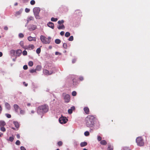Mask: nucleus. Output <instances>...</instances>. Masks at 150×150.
Listing matches in <instances>:
<instances>
[{
    "label": "nucleus",
    "mask_w": 150,
    "mask_h": 150,
    "mask_svg": "<svg viewBox=\"0 0 150 150\" xmlns=\"http://www.w3.org/2000/svg\"><path fill=\"white\" fill-rule=\"evenodd\" d=\"M95 117L94 115H89L85 118V122L86 126L89 128L93 127L94 126Z\"/></svg>",
    "instance_id": "nucleus-1"
},
{
    "label": "nucleus",
    "mask_w": 150,
    "mask_h": 150,
    "mask_svg": "<svg viewBox=\"0 0 150 150\" xmlns=\"http://www.w3.org/2000/svg\"><path fill=\"white\" fill-rule=\"evenodd\" d=\"M48 110V106L46 105H44L38 107L37 112L38 114H41L47 112Z\"/></svg>",
    "instance_id": "nucleus-2"
},
{
    "label": "nucleus",
    "mask_w": 150,
    "mask_h": 150,
    "mask_svg": "<svg viewBox=\"0 0 150 150\" xmlns=\"http://www.w3.org/2000/svg\"><path fill=\"white\" fill-rule=\"evenodd\" d=\"M40 39L43 43L49 44L50 42L51 38L49 37L46 38L44 36L41 35L40 37Z\"/></svg>",
    "instance_id": "nucleus-3"
},
{
    "label": "nucleus",
    "mask_w": 150,
    "mask_h": 150,
    "mask_svg": "<svg viewBox=\"0 0 150 150\" xmlns=\"http://www.w3.org/2000/svg\"><path fill=\"white\" fill-rule=\"evenodd\" d=\"M33 11L36 18L37 19H40V17L39 15V12L40 11V8L39 7H35L33 8Z\"/></svg>",
    "instance_id": "nucleus-4"
},
{
    "label": "nucleus",
    "mask_w": 150,
    "mask_h": 150,
    "mask_svg": "<svg viewBox=\"0 0 150 150\" xmlns=\"http://www.w3.org/2000/svg\"><path fill=\"white\" fill-rule=\"evenodd\" d=\"M136 142L138 145L142 146L144 145V143L143 139L141 137H138L136 139Z\"/></svg>",
    "instance_id": "nucleus-5"
},
{
    "label": "nucleus",
    "mask_w": 150,
    "mask_h": 150,
    "mask_svg": "<svg viewBox=\"0 0 150 150\" xmlns=\"http://www.w3.org/2000/svg\"><path fill=\"white\" fill-rule=\"evenodd\" d=\"M64 96V98L65 102L68 103L70 100V96L69 94H66L65 93H63L62 94Z\"/></svg>",
    "instance_id": "nucleus-6"
},
{
    "label": "nucleus",
    "mask_w": 150,
    "mask_h": 150,
    "mask_svg": "<svg viewBox=\"0 0 150 150\" xmlns=\"http://www.w3.org/2000/svg\"><path fill=\"white\" fill-rule=\"evenodd\" d=\"M68 120L65 117H62L59 118V121L61 124L66 123L67 121Z\"/></svg>",
    "instance_id": "nucleus-7"
},
{
    "label": "nucleus",
    "mask_w": 150,
    "mask_h": 150,
    "mask_svg": "<svg viewBox=\"0 0 150 150\" xmlns=\"http://www.w3.org/2000/svg\"><path fill=\"white\" fill-rule=\"evenodd\" d=\"M43 73L45 75H49L52 74L53 73V72L52 71H49L47 69H45L43 71Z\"/></svg>",
    "instance_id": "nucleus-8"
},
{
    "label": "nucleus",
    "mask_w": 150,
    "mask_h": 150,
    "mask_svg": "<svg viewBox=\"0 0 150 150\" xmlns=\"http://www.w3.org/2000/svg\"><path fill=\"white\" fill-rule=\"evenodd\" d=\"M35 48V46L33 44H30L28 46H26L25 50H33Z\"/></svg>",
    "instance_id": "nucleus-9"
},
{
    "label": "nucleus",
    "mask_w": 150,
    "mask_h": 150,
    "mask_svg": "<svg viewBox=\"0 0 150 150\" xmlns=\"http://www.w3.org/2000/svg\"><path fill=\"white\" fill-rule=\"evenodd\" d=\"M37 26L36 25H32L29 28V30L30 31H33L36 29Z\"/></svg>",
    "instance_id": "nucleus-10"
},
{
    "label": "nucleus",
    "mask_w": 150,
    "mask_h": 150,
    "mask_svg": "<svg viewBox=\"0 0 150 150\" xmlns=\"http://www.w3.org/2000/svg\"><path fill=\"white\" fill-rule=\"evenodd\" d=\"M28 39L29 41H36V37H33L31 36H29L28 38Z\"/></svg>",
    "instance_id": "nucleus-11"
},
{
    "label": "nucleus",
    "mask_w": 150,
    "mask_h": 150,
    "mask_svg": "<svg viewBox=\"0 0 150 150\" xmlns=\"http://www.w3.org/2000/svg\"><path fill=\"white\" fill-rule=\"evenodd\" d=\"M47 25H48V26L49 27L51 28L52 29H53L54 28V24L53 23H52L51 22H49L47 23Z\"/></svg>",
    "instance_id": "nucleus-12"
},
{
    "label": "nucleus",
    "mask_w": 150,
    "mask_h": 150,
    "mask_svg": "<svg viewBox=\"0 0 150 150\" xmlns=\"http://www.w3.org/2000/svg\"><path fill=\"white\" fill-rule=\"evenodd\" d=\"M84 111L86 114H89V109L88 107H85L83 108Z\"/></svg>",
    "instance_id": "nucleus-13"
},
{
    "label": "nucleus",
    "mask_w": 150,
    "mask_h": 150,
    "mask_svg": "<svg viewBox=\"0 0 150 150\" xmlns=\"http://www.w3.org/2000/svg\"><path fill=\"white\" fill-rule=\"evenodd\" d=\"M22 53V50H17L16 51V55L17 56H20Z\"/></svg>",
    "instance_id": "nucleus-14"
},
{
    "label": "nucleus",
    "mask_w": 150,
    "mask_h": 150,
    "mask_svg": "<svg viewBox=\"0 0 150 150\" xmlns=\"http://www.w3.org/2000/svg\"><path fill=\"white\" fill-rule=\"evenodd\" d=\"M74 13L76 15H81V11L79 10H77L75 11Z\"/></svg>",
    "instance_id": "nucleus-15"
},
{
    "label": "nucleus",
    "mask_w": 150,
    "mask_h": 150,
    "mask_svg": "<svg viewBox=\"0 0 150 150\" xmlns=\"http://www.w3.org/2000/svg\"><path fill=\"white\" fill-rule=\"evenodd\" d=\"M6 123L4 121H0V127H4Z\"/></svg>",
    "instance_id": "nucleus-16"
},
{
    "label": "nucleus",
    "mask_w": 150,
    "mask_h": 150,
    "mask_svg": "<svg viewBox=\"0 0 150 150\" xmlns=\"http://www.w3.org/2000/svg\"><path fill=\"white\" fill-rule=\"evenodd\" d=\"M13 107L16 112H18V109L19 108L17 104H14L13 105Z\"/></svg>",
    "instance_id": "nucleus-17"
},
{
    "label": "nucleus",
    "mask_w": 150,
    "mask_h": 150,
    "mask_svg": "<svg viewBox=\"0 0 150 150\" xmlns=\"http://www.w3.org/2000/svg\"><path fill=\"white\" fill-rule=\"evenodd\" d=\"M13 123L14 124L16 127L17 128H19V125L18 122L16 121H14Z\"/></svg>",
    "instance_id": "nucleus-18"
},
{
    "label": "nucleus",
    "mask_w": 150,
    "mask_h": 150,
    "mask_svg": "<svg viewBox=\"0 0 150 150\" xmlns=\"http://www.w3.org/2000/svg\"><path fill=\"white\" fill-rule=\"evenodd\" d=\"M5 106L6 108L8 110H9L10 109V104L8 103H5Z\"/></svg>",
    "instance_id": "nucleus-19"
},
{
    "label": "nucleus",
    "mask_w": 150,
    "mask_h": 150,
    "mask_svg": "<svg viewBox=\"0 0 150 150\" xmlns=\"http://www.w3.org/2000/svg\"><path fill=\"white\" fill-rule=\"evenodd\" d=\"M87 144V143L86 142H82L80 144V146L81 147H83L86 146Z\"/></svg>",
    "instance_id": "nucleus-20"
},
{
    "label": "nucleus",
    "mask_w": 150,
    "mask_h": 150,
    "mask_svg": "<svg viewBox=\"0 0 150 150\" xmlns=\"http://www.w3.org/2000/svg\"><path fill=\"white\" fill-rule=\"evenodd\" d=\"M100 144L102 145H106L107 144V143L106 141L103 140L100 141Z\"/></svg>",
    "instance_id": "nucleus-21"
},
{
    "label": "nucleus",
    "mask_w": 150,
    "mask_h": 150,
    "mask_svg": "<svg viewBox=\"0 0 150 150\" xmlns=\"http://www.w3.org/2000/svg\"><path fill=\"white\" fill-rule=\"evenodd\" d=\"M20 44L22 47L25 49L26 47H25L24 45V42L23 41H21L20 42Z\"/></svg>",
    "instance_id": "nucleus-22"
},
{
    "label": "nucleus",
    "mask_w": 150,
    "mask_h": 150,
    "mask_svg": "<svg viewBox=\"0 0 150 150\" xmlns=\"http://www.w3.org/2000/svg\"><path fill=\"white\" fill-rule=\"evenodd\" d=\"M42 69V67L40 65H38L37 66L36 68V71H40Z\"/></svg>",
    "instance_id": "nucleus-23"
},
{
    "label": "nucleus",
    "mask_w": 150,
    "mask_h": 150,
    "mask_svg": "<svg viewBox=\"0 0 150 150\" xmlns=\"http://www.w3.org/2000/svg\"><path fill=\"white\" fill-rule=\"evenodd\" d=\"M108 150H113V147L110 145H108L107 148Z\"/></svg>",
    "instance_id": "nucleus-24"
},
{
    "label": "nucleus",
    "mask_w": 150,
    "mask_h": 150,
    "mask_svg": "<svg viewBox=\"0 0 150 150\" xmlns=\"http://www.w3.org/2000/svg\"><path fill=\"white\" fill-rule=\"evenodd\" d=\"M58 28L59 29H64L65 28L64 26V25L62 24L61 25H59L58 27Z\"/></svg>",
    "instance_id": "nucleus-25"
},
{
    "label": "nucleus",
    "mask_w": 150,
    "mask_h": 150,
    "mask_svg": "<svg viewBox=\"0 0 150 150\" xmlns=\"http://www.w3.org/2000/svg\"><path fill=\"white\" fill-rule=\"evenodd\" d=\"M33 17L30 16L28 18V19L27 20V23H28L31 20H33Z\"/></svg>",
    "instance_id": "nucleus-26"
},
{
    "label": "nucleus",
    "mask_w": 150,
    "mask_h": 150,
    "mask_svg": "<svg viewBox=\"0 0 150 150\" xmlns=\"http://www.w3.org/2000/svg\"><path fill=\"white\" fill-rule=\"evenodd\" d=\"M55 43L57 44H59L61 42V40L59 39H56L55 40Z\"/></svg>",
    "instance_id": "nucleus-27"
},
{
    "label": "nucleus",
    "mask_w": 150,
    "mask_h": 150,
    "mask_svg": "<svg viewBox=\"0 0 150 150\" xmlns=\"http://www.w3.org/2000/svg\"><path fill=\"white\" fill-rule=\"evenodd\" d=\"M57 18L52 17L51 18V20L52 21L56 22L57 21Z\"/></svg>",
    "instance_id": "nucleus-28"
},
{
    "label": "nucleus",
    "mask_w": 150,
    "mask_h": 150,
    "mask_svg": "<svg viewBox=\"0 0 150 150\" xmlns=\"http://www.w3.org/2000/svg\"><path fill=\"white\" fill-rule=\"evenodd\" d=\"M21 12H20V11H16L15 13V16H16L18 15H20L21 14Z\"/></svg>",
    "instance_id": "nucleus-29"
},
{
    "label": "nucleus",
    "mask_w": 150,
    "mask_h": 150,
    "mask_svg": "<svg viewBox=\"0 0 150 150\" xmlns=\"http://www.w3.org/2000/svg\"><path fill=\"white\" fill-rule=\"evenodd\" d=\"M0 130L1 131L3 132H5L6 131V129L4 127H1Z\"/></svg>",
    "instance_id": "nucleus-30"
},
{
    "label": "nucleus",
    "mask_w": 150,
    "mask_h": 150,
    "mask_svg": "<svg viewBox=\"0 0 150 150\" xmlns=\"http://www.w3.org/2000/svg\"><path fill=\"white\" fill-rule=\"evenodd\" d=\"M28 65L30 67H32L33 64V62L32 61L29 62L28 64Z\"/></svg>",
    "instance_id": "nucleus-31"
},
{
    "label": "nucleus",
    "mask_w": 150,
    "mask_h": 150,
    "mask_svg": "<svg viewBox=\"0 0 150 150\" xmlns=\"http://www.w3.org/2000/svg\"><path fill=\"white\" fill-rule=\"evenodd\" d=\"M36 53L38 54H39V53H40L41 52L40 48V47L38 48L36 50Z\"/></svg>",
    "instance_id": "nucleus-32"
},
{
    "label": "nucleus",
    "mask_w": 150,
    "mask_h": 150,
    "mask_svg": "<svg viewBox=\"0 0 150 150\" xmlns=\"http://www.w3.org/2000/svg\"><path fill=\"white\" fill-rule=\"evenodd\" d=\"M70 33L69 32H67L66 33L65 35V37H68L70 35Z\"/></svg>",
    "instance_id": "nucleus-33"
},
{
    "label": "nucleus",
    "mask_w": 150,
    "mask_h": 150,
    "mask_svg": "<svg viewBox=\"0 0 150 150\" xmlns=\"http://www.w3.org/2000/svg\"><path fill=\"white\" fill-rule=\"evenodd\" d=\"M10 54L13 55H14L15 53V51L14 50H12L10 52Z\"/></svg>",
    "instance_id": "nucleus-34"
},
{
    "label": "nucleus",
    "mask_w": 150,
    "mask_h": 150,
    "mask_svg": "<svg viewBox=\"0 0 150 150\" xmlns=\"http://www.w3.org/2000/svg\"><path fill=\"white\" fill-rule=\"evenodd\" d=\"M36 70L35 69H32L30 70V72L31 73H33L36 72Z\"/></svg>",
    "instance_id": "nucleus-35"
},
{
    "label": "nucleus",
    "mask_w": 150,
    "mask_h": 150,
    "mask_svg": "<svg viewBox=\"0 0 150 150\" xmlns=\"http://www.w3.org/2000/svg\"><path fill=\"white\" fill-rule=\"evenodd\" d=\"M73 40L74 38L73 36H71L68 39V40L69 41H72Z\"/></svg>",
    "instance_id": "nucleus-36"
},
{
    "label": "nucleus",
    "mask_w": 150,
    "mask_h": 150,
    "mask_svg": "<svg viewBox=\"0 0 150 150\" xmlns=\"http://www.w3.org/2000/svg\"><path fill=\"white\" fill-rule=\"evenodd\" d=\"M63 47L65 49L67 48V45L66 43H64L63 45Z\"/></svg>",
    "instance_id": "nucleus-37"
},
{
    "label": "nucleus",
    "mask_w": 150,
    "mask_h": 150,
    "mask_svg": "<svg viewBox=\"0 0 150 150\" xmlns=\"http://www.w3.org/2000/svg\"><path fill=\"white\" fill-rule=\"evenodd\" d=\"M14 139V138L13 137H10L9 139V141L12 142Z\"/></svg>",
    "instance_id": "nucleus-38"
},
{
    "label": "nucleus",
    "mask_w": 150,
    "mask_h": 150,
    "mask_svg": "<svg viewBox=\"0 0 150 150\" xmlns=\"http://www.w3.org/2000/svg\"><path fill=\"white\" fill-rule=\"evenodd\" d=\"M63 143L62 141H59L58 143L57 144L59 146H61L62 145Z\"/></svg>",
    "instance_id": "nucleus-39"
},
{
    "label": "nucleus",
    "mask_w": 150,
    "mask_h": 150,
    "mask_svg": "<svg viewBox=\"0 0 150 150\" xmlns=\"http://www.w3.org/2000/svg\"><path fill=\"white\" fill-rule=\"evenodd\" d=\"M30 4L31 5H33L35 4V1L34 0H32L31 1Z\"/></svg>",
    "instance_id": "nucleus-40"
},
{
    "label": "nucleus",
    "mask_w": 150,
    "mask_h": 150,
    "mask_svg": "<svg viewBox=\"0 0 150 150\" xmlns=\"http://www.w3.org/2000/svg\"><path fill=\"white\" fill-rule=\"evenodd\" d=\"M22 54L23 55H26L27 54V52L25 50H24L22 52Z\"/></svg>",
    "instance_id": "nucleus-41"
},
{
    "label": "nucleus",
    "mask_w": 150,
    "mask_h": 150,
    "mask_svg": "<svg viewBox=\"0 0 150 150\" xmlns=\"http://www.w3.org/2000/svg\"><path fill=\"white\" fill-rule=\"evenodd\" d=\"M84 135L86 136H88L89 135V133L88 131H86L84 132Z\"/></svg>",
    "instance_id": "nucleus-42"
},
{
    "label": "nucleus",
    "mask_w": 150,
    "mask_h": 150,
    "mask_svg": "<svg viewBox=\"0 0 150 150\" xmlns=\"http://www.w3.org/2000/svg\"><path fill=\"white\" fill-rule=\"evenodd\" d=\"M76 91H73L72 92V95L73 96H76Z\"/></svg>",
    "instance_id": "nucleus-43"
},
{
    "label": "nucleus",
    "mask_w": 150,
    "mask_h": 150,
    "mask_svg": "<svg viewBox=\"0 0 150 150\" xmlns=\"http://www.w3.org/2000/svg\"><path fill=\"white\" fill-rule=\"evenodd\" d=\"M64 22V21L63 20L61 21H59L58 22V23L60 25L61 24L63 23Z\"/></svg>",
    "instance_id": "nucleus-44"
},
{
    "label": "nucleus",
    "mask_w": 150,
    "mask_h": 150,
    "mask_svg": "<svg viewBox=\"0 0 150 150\" xmlns=\"http://www.w3.org/2000/svg\"><path fill=\"white\" fill-rule=\"evenodd\" d=\"M68 112L69 114H71L72 113V109H69L68 111Z\"/></svg>",
    "instance_id": "nucleus-45"
},
{
    "label": "nucleus",
    "mask_w": 150,
    "mask_h": 150,
    "mask_svg": "<svg viewBox=\"0 0 150 150\" xmlns=\"http://www.w3.org/2000/svg\"><path fill=\"white\" fill-rule=\"evenodd\" d=\"M20 143H21L20 141L18 140H17L16 142V144L18 145H20Z\"/></svg>",
    "instance_id": "nucleus-46"
},
{
    "label": "nucleus",
    "mask_w": 150,
    "mask_h": 150,
    "mask_svg": "<svg viewBox=\"0 0 150 150\" xmlns=\"http://www.w3.org/2000/svg\"><path fill=\"white\" fill-rule=\"evenodd\" d=\"M6 115L8 118H10L11 117V115L8 114H6Z\"/></svg>",
    "instance_id": "nucleus-47"
},
{
    "label": "nucleus",
    "mask_w": 150,
    "mask_h": 150,
    "mask_svg": "<svg viewBox=\"0 0 150 150\" xmlns=\"http://www.w3.org/2000/svg\"><path fill=\"white\" fill-rule=\"evenodd\" d=\"M19 36L20 38H22L24 37V35L23 33H20L19 35Z\"/></svg>",
    "instance_id": "nucleus-48"
},
{
    "label": "nucleus",
    "mask_w": 150,
    "mask_h": 150,
    "mask_svg": "<svg viewBox=\"0 0 150 150\" xmlns=\"http://www.w3.org/2000/svg\"><path fill=\"white\" fill-rule=\"evenodd\" d=\"M97 139L99 141H101L102 137L100 136H98V137Z\"/></svg>",
    "instance_id": "nucleus-49"
},
{
    "label": "nucleus",
    "mask_w": 150,
    "mask_h": 150,
    "mask_svg": "<svg viewBox=\"0 0 150 150\" xmlns=\"http://www.w3.org/2000/svg\"><path fill=\"white\" fill-rule=\"evenodd\" d=\"M30 11V9L26 8L25 9V11L26 13L29 12Z\"/></svg>",
    "instance_id": "nucleus-50"
},
{
    "label": "nucleus",
    "mask_w": 150,
    "mask_h": 150,
    "mask_svg": "<svg viewBox=\"0 0 150 150\" xmlns=\"http://www.w3.org/2000/svg\"><path fill=\"white\" fill-rule=\"evenodd\" d=\"M28 67L27 65H25L23 67V69L25 70L27 69Z\"/></svg>",
    "instance_id": "nucleus-51"
},
{
    "label": "nucleus",
    "mask_w": 150,
    "mask_h": 150,
    "mask_svg": "<svg viewBox=\"0 0 150 150\" xmlns=\"http://www.w3.org/2000/svg\"><path fill=\"white\" fill-rule=\"evenodd\" d=\"M79 79L80 81H82L83 80V78L82 76H81L79 77Z\"/></svg>",
    "instance_id": "nucleus-52"
},
{
    "label": "nucleus",
    "mask_w": 150,
    "mask_h": 150,
    "mask_svg": "<svg viewBox=\"0 0 150 150\" xmlns=\"http://www.w3.org/2000/svg\"><path fill=\"white\" fill-rule=\"evenodd\" d=\"M21 150H26L25 148L23 146H21Z\"/></svg>",
    "instance_id": "nucleus-53"
},
{
    "label": "nucleus",
    "mask_w": 150,
    "mask_h": 150,
    "mask_svg": "<svg viewBox=\"0 0 150 150\" xmlns=\"http://www.w3.org/2000/svg\"><path fill=\"white\" fill-rule=\"evenodd\" d=\"M76 59H73L72 60V63H75L76 62Z\"/></svg>",
    "instance_id": "nucleus-54"
},
{
    "label": "nucleus",
    "mask_w": 150,
    "mask_h": 150,
    "mask_svg": "<svg viewBox=\"0 0 150 150\" xmlns=\"http://www.w3.org/2000/svg\"><path fill=\"white\" fill-rule=\"evenodd\" d=\"M20 113L22 114H24V111L23 110H21L20 111Z\"/></svg>",
    "instance_id": "nucleus-55"
},
{
    "label": "nucleus",
    "mask_w": 150,
    "mask_h": 150,
    "mask_svg": "<svg viewBox=\"0 0 150 150\" xmlns=\"http://www.w3.org/2000/svg\"><path fill=\"white\" fill-rule=\"evenodd\" d=\"M64 32L62 31L60 33V34L62 36L64 35Z\"/></svg>",
    "instance_id": "nucleus-56"
},
{
    "label": "nucleus",
    "mask_w": 150,
    "mask_h": 150,
    "mask_svg": "<svg viewBox=\"0 0 150 150\" xmlns=\"http://www.w3.org/2000/svg\"><path fill=\"white\" fill-rule=\"evenodd\" d=\"M29 0H22L23 1L24 3H26L28 2Z\"/></svg>",
    "instance_id": "nucleus-57"
},
{
    "label": "nucleus",
    "mask_w": 150,
    "mask_h": 150,
    "mask_svg": "<svg viewBox=\"0 0 150 150\" xmlns=\"http://www.w3.org/2000/svg\"><path fill=\"white\" fill-rule=\"evenodd\" d=\"M55 54L56 55H58L59 54H61L58 52H56L55 53Z\"/></svg>",
    "instance_id": "nucleus-58"
},
{
    "label": "nucleus",
    "mask_w": 150,
    "mask_h": 150,
    "mask_svg": "<svg viewBox=\"0 0 150 150\" xmlns=\"http://www.w3.org/2000/svg\"><path fill=\"white\" fill-rule=\"evenodd\" d=\"M4 29L5 30H8V28L7 26H6L4 27Z\"/></svg>",
    "instance_id": "nucleus-59"
},
{
    "label": "nucleus",
    "mask_w": 150,
    "mask_h": 150,
    "mask_svg": "<svg viewBox=\"0 0 150 150\" xmlns=\"http://www.w3.org/2000/svg\"><path fill=\"white\" fill-rule=\"evenodd\" d=\"M23 83L24 85L25 86H28V84L27 83H26L25 82H24Z\"/></svg>",
    "instance_id": "nucleus-60"
},
{
    "label": "nucleus",
    "mask_w": 150,
    "mask_h": 150,
    "mask_svg": "<svg viewBox=\"0 0 150 150\" xmlns=\"http://www.w3.org/2000/svg\"><path fill=\"white\" fill-rule=\"evenodd\" d=\"M16 137L18 139L20 138V136L19 134H17L16 135Z\"/></svg>",
    "instance_id": "nucleus-61"
},
{
    "label": "nucleus",
    "mask_w": 150,
    "mask_h": 150,
    "mask_svg": "<svg viewBox=\"0 0 150 150\" xmlns=\"http://www.w3.org/2000/svg\"><path fill=\"white\" fill-rule=\"evenodd\" d=\"M71 109H72V110H74L75 109V108L74 106H72L71 107Z\"/></svg>",
    "instance_id": "nucleus-62"
},
{
    "label": "nucleus",
    "mask_w": 150,
    "mask_h": 150,
    "mask_svg": "<svg viewBox=\"0 0 150 150\" xmlns=\"http://www.w3.org/2000/svg\"><path fill=\"white\" fill-rule=\"evenodd\" d=\"M3 55V54L2 52H0V57H1Z\"/></svg>",
    "instance_id": "nucleus-63"
},
{
    "label": "nucleus",
    "mask_w": 150,
    "mask_h": 150,
    "mask_svg": "<svg viewBox=\"0 0 150 150\" xmlns=\"http://www.w3.org/2000/svg\"><path fill=\"white\" fill-rule=\"evenodd\" d=\"M3 135V134L0 132V137H1Z\"/></svg>",
    "instance_id": "nucleus-64"
}]
</instances>
